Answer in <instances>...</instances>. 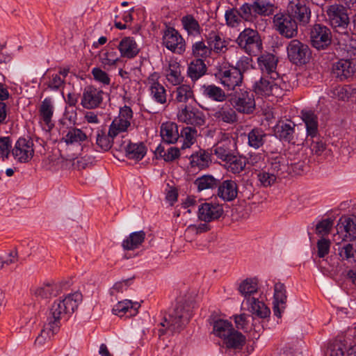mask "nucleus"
Masks as SVG:
<instances>
[{
  "mask_svg": "<svg viewBox=\"0 0 356 356\" xmlns=\"http://www.w3.org/2000/svg\"><path fill=\"white\" fill-rule=\"evenodd\" d=\"M273 27L280 35L290 39L298 35V23L289 11L280 12L273 15Z\"/></svg>",
  "mask_w": 356,
  "mask_h": 356,
  "instance_id": "4",
  "label": "nucleus"
},
{
  "mask_svg": "<svg viewBox=\"0 0 356 356\" xmlns=\"http://www.w3.org/2000/svg\"><path fill=\"white\" fill-rule=\"evenodd\" d=\"M236 151V145L234 139L225 138L218 142L212 148L213 153L220 160L227 161L233 157Z\"/></svg>",
  "mask_w": 356,
  "mask_h": 356,
  "instance_id": "19",
  "label": "nucleus"
},
{
  "mask_svg": "<svg viewBox=\"0 0 356 356\" xmlns=\"http://www.w3.org/2000/svg\"><path fill=\"white\" fill-rule=\"evenodd\" d=\"M286 289L283 284L276 283L274 286L273 312L274 314L281 318L282 314L286 307L287 296Z\"/></svg>",
  "mask_w": 356,
  "mask_h": 356,
  "instance_id": "21",
  "label": "nucleus"
},
{
  "mask_svg": "<svg viewBox=\"0 0 356 356\" xmlns=\"http://www.w3.org/2000/svg\"><path fill=\"white\" fill-rule=\"evenodd\" d=\"M223 339L228 348L241 349L245 342V336L234 329Z\"/></svg>",
  "mask_w": 356,
  "mask_h": 356,
  "instance_id": "45",
  "label": "nucleus"
},
{
  "mask_svg": "<svg viewBox=\"0 0 356 356\" xmlns=\"http://www.w3.org/2000/svg\"><path fill=\"white\" fill-rule=\"evenodd\" d=\"M175 95V101L178 103H186L190 99L193 98V91L188 85L183 84L174 90Z\"/></svg>",
  "mask_w": 356,
  "mask_h": 356,
  "instance_id": "53",
  "label": "nucleus"
},
{
  "mask_svg": "<svg viewBox=\"0 0 356 356\" xmlns=\"http://www.w3.org/2000/svg\"><path fill=\"white\" fill-rule=\"evenodd\" d=\"M54 111V102L51 98L46 97L39 107L40 119L47 127L48 131H51L54 126L52 122V117Z\"/></svg>",
  "mask_w": 356,
  "mask_h": 356,
  "instance_id": "27",
  "label": "nucleus"
},
{
  "mask_svg": "<svg viewBox=\"0 0 356 356\" xmlns=\"http://www.w3.org/2000/svg\"><path fill=\"white\" fill-rule=\"evenodd\" d=\"M216 122L220 124H234L238 121V115L234 108L229 105L219 107L213 114Z\"/></svg>",
  "mask_w": 356,
  "mask_h": 356,
  "instance_id": "23",
  "label": "nucleus"
},
{
  "mask_svg": "<svg viewBox=\"0 0 356 356\" xmlns=\"http://www.w3.org/2000/svg\"><path fill=\"white\" fill-rule=\"evenodd\" d=\"M151 97L157 104L163 105L167 102V92L162 84H156V86L149 88Z\"/></svg>",
  "mask_w": 356,
  "mask_h": 356,
  "instance_id": "54",
  "label": "nucleus"
},
{
  "mask_svg": "<svg viewBox=\"0 0 356 356\" xmlns=\"http://www.w3.org/2000/svg\"><path fill=\"white\" fill-rule=\"evenodd\" d=\"M233 157L226 161L227 168L232 173L238 174L245 168L246 158L236 155V152L233 154Z\"/></svg>",
  "mask_w": 356,
  "mask_h": 356,
  "instance_id": "51",
  "label": "nucleus"
},
{
  "mask_svg": "<svg viewBox=\"0 0 356 356\" xmlns=\"http://www.w3.org/2000/svg\"><path fill=\"white\" fill-rule=\"evenodd\" d=\"M301 118L305 124L307 134L312 138L318 133V123L317 115L312 111H302Z\"/></svg>",
  "mask_w": 356,
  "mask_h": 356,
  "instance_id": "31",
  "label": "nucleus"
},
{
  "mask_svg": "<svg viewBox=\"0 0 356 356\" xmlns=\"http://www.w3.org/2000/svg\"><path fill=\"white\" fill-rule=\"evenodd\" d=\"M61 291L58 283L49 282L42 284L33 291V296L38 300H47L58 296Z\"/></svg>",
  "mask_w": 356,
  "mask_h": 356,
  "instance_id": "24",
  "label": "nucleus"
},
{
  "mask_svg": "<svg viewBox=\"0 0 356 356\" xmlns=\"http://www.w3.org/2000/svg\"><path fill=\"white\" fill-rule=\"evenodd\" d=\"M88 136L81 129L76 127H70L63 140L67 145L81 144L86 141Z\"/></svg>",
  "mask_w": 356,
  "mask_h": 356,
  "instance_id": "42",
  "label": "nucleus"
},
{
  "mask_svg": "<svg viewBox=\"0 0 356 356\" xmlns=\"http://www.w3.org/2000/svg\"><path fill=\"white\" fill-rule=\"evenodd\" d=\"M64 83L63 78H61L60 75L56 74L52 75L51 79H50L47 83V86L52 90H58L64 86Z\"/></svg>",
  "mask_w": 356,
  "mask_h": 356,
  "instance_id": "63",
  "label": "nucleus"
},
{
  "mask_svg": "<svg viewBox=\"0 0 356 356\" xmlns=\"http://www.w3.org/2000/svg\"><path fill=\"white\" fill-rule=\"evenodd\" d=\"M146 234L144 231H138L131 233L122 243L124 250H134L140 247L144 242Z\"/></svg>",
  "mask_w": 356,
  "mask_h": 356,
  "instance_id": "36",
  "label": "nucleus"
},
{
  "mask_svg": "<svg viewBox=\"0 0 356 356\" xmlns=\"http://www.w3.org/2000/svg\"><path fill=\"white\" fill-rule=\"evenodd\" d=\"M165 76L167 80L174 86L179 85L184 79L181 74L180 65L175 60L169 62Z\"/></svg>",
  "mask_w": 356,
  "mask_h": 356,
  "instance_id": "39",
  "label": "nucleus"
},
{
  "mask_svg": "<svg viewBox=\"0 0 356 356\" xmlns=\"http://www.w3.org/2000/svg\"><path fill=\"white\" fill-rule=\"evenodd\" d=\"M310 40L313 47L318 50L327 49L332 42L330 29L321 24H315L310 31Z\"/></svg>",
  "mask_w": 356,
  "mask_h": 356,
  "instance_id": "11",
  "label": "nucleus"
},
{
  "mask_svg": "<svg viewBox=\"0 0 356 356\" xmlns=\"http://www.w3.org/2000/svg\"><path fill=\"white\" fill-rule=\"evenodd\" d=\"M238 193L237 184L234 181L225 180L218 186V195L224 200H234Z\"/></svg>",
  "mask_w": 356,
  "mask_h": 356,
  "instance_id": "29",
  "label": "nucleus"
},
{
  "mask_svg": "<svg viewBox=\"0 0 356 356\" xmlns=\"http://www.w3.org/2000/svg\"><path fill=\"white\" fill-rule=\"evenodd\" d=\"M257 177L260 183L265 187L271 186L277 179L268 170L259 172Z\"/></svg>",
  "mask_w": 356,
  "mask_h": 356,
  "instance_id": "59",
  "label": "nucleus"
},
{
  "mask_svg": "<svg viewBox=\"0 0 356 356\" xmlns=\"http://www.w3.org/2000/svg\"><path fill=\"white\" fill-rule=\"evenodd\" d=\"M12 154L19 162H29L34 154L33 142L25 138H19L12 150Z\"/></svg>",
  "mask_w": 356,
  "mask_h": 356,
  "instance_id": "18",
  "label": "nucleus"
},
{
  "mask_svg": "<svg viewBox=\"0 0 356 356\" xmlns=\"http://www.w3.org/2000/svg\"><path fill=\"white\" fill-rule=\"evenodd\" d=\"M206 39L211 48V52L213 51L216 53H224L227 50L226 41L222 39L220 34L216 31H211L206 35Z\"/></svg>",
  "mask_w": 356,
  "mask_h": 356,
  "instance_id": "33",
  "label": "nucleus"
},
{
  "mask_svg": "<svg viewBox=\"0 0 356 356\" xmlns=\"http://www.w3.org/2000/svg\"><path fill=\"white\" fill-rule=\"evenodd\" d=\"M82 301L81 293L75 292L58 299L51 305L47 317V328L54 334L60 327V321L67 318L78 307Z\"/></svg>",
  "mask_w": 356,
  "mask_h": 356,
  "instance_id": "1",
  "label": "nucleus"
},
{
  "mask_svg": "<svg viewBox=\"0 0 356 356\" xmlns=\"http://www.w3.org/2000/svg\"><path fill=\"white\" fill-rule=\"evenodd\" d=\"M99 58L102 65L108 66L115 65L119 60L118 53L114 47H111L106 51L102 53Z\"/></svg>",
  "mask_w": 356,
  "mask_h": 356,
  "instance_id": "57",
  "label": "nucleus"
},
{
  "mask_svg": "<svg viewBox=\"0 0 356 356\" xmlns=\"http://www.w3.org/2000/svg\"><path fill=\"white\" fill-rule=\"evenodd\" d=\"M247 137L248 145L258 149L266 142L268 134L261 128L254 127L247 134Z\"/></svg>",
  "mask_w": 356,
  "mask_h": 356,
  "instance_id": "32",
  "label": "nucleus"
},
{
  "mask_svg": "<svg viewBox=\"0 0 356 356\" xmlns=\"http://www.w3.org/2000/svg\"><path fill=\"white\" fill-rule=\"evenodd\" d=\"M211 229L207 222L200 223L198 225H190L187 227L184 232V237L186 241H192L194 236L207 232Z\"/></svg>",
  "mask_w": 356,
  "mask_h": 356,
  "instance_id": "48",
  "label": "nucleus"
},
{
  "mask_svg": "<svg viewBox=\"0 0 356 356\" xmlns=\"http://www.w3.org/2000/svg\"><path fill=\"white\" fill-rule=\"evenodd\" d=\"M11 148V143L9 137L0 138V154L3 157V160L8 158L10 150Z\"/></svg>",
  "mask_w": 356,
  "mask_h": 356,
  "instance_id": "61",
  "label": "nucleus"
},
{
  "mask_svg": "<svg viewBox=\"0 0 356 356\" xmlns=\"http://www.w3.org/2000/svg\"><path fill=\"white\" fill-rule=\"evenodd\" d=\"M202 95L216 102H223L226 99L225 92L222 88L215 85L203 86L202 88Z\"/></svg>",
  "mask_w": 356,
  "mask_h": 356,
  "instance_id": "44",
  "label": "nucleus"
},
{
  "mask_svg": "<svg viewBox=\"0 0 356 356\" xmlns=\"http://www.w3.org/2000/svg\"><path fill=\"white\" fill-rule=\"evenodd\" d=\"M219 184L220 180L210 175L199 177L194 181V184L197 186L198 191L215 189Z\"/></svg>",
  "mask_w": 356,
  "mask_h": 356,
  "instance_id": "43",
  "label": "nucleus"
},
{
  "mask_svg": "<svg viewBox=\"0 0 356 356\" xmlns=\"http://www.w3.org/2000/svg\"><path fill=\"white\" fill-rule=\"evenodd\" d=\"M355 67L353 63L348 59H341L333 64L332 73L340 80L351 77L355 73Z\"/></svg>",
  "mask_w": 356,
  "mask_h": 356,
  "instance_id": "25",
  "label": "nucleus"
},
{
  "mask_svg": "<svg viewBox=\"0 0 356 356\" xmlns=\"http://www.w3.org/2000/svg\"><path fill=\"white\" fill-rule=\"evenodd\" d=\"M207 70L204 60L195 58L189 63L187 74L192 81H197L206 74Z\"/></svg>",
  "mask_w": 356,
  "mask_h": 356,
  "instance_id": "35",
  "label": "nucleus"
},
{
  "mask_svg": "<svg viewBox=\"0 0 356 356\" xmlns=\"http://www.w3.org/2000/svg\"><path fill=\"white\" fill-rule=\"evenodd\" d=\"M92 74L96 81L103 83L104 85L110 84L111 79L108 74L103 71L102 69L99 67H95L92 70Z\"/></svg>",
  "mask_w": 356,
  "mask_h": 356,
  "instance_id": "60",
  "label": "nucleus"
},
{
  "mask_svg": "<svg viewBox=\"0 0 356 356\" xmlns=\"http://www.w3.org/2000/svg\"><path fill=\"white\" fill-rule=\"evenodd\" d=\"M229 102L234 108L239 113L251 114L255 109L254 95L247 90H240L229 95Z\"/></svg>",
  "mask_w": 356,
  "mask_h": 356,
  "instance_id": "9",
  "label": "nucleus"
},
{
  "mask_svg": "<svg viewBox=\"0 0 356 356\" xmlns=\"http://www.w3.org/2000/svg\"><path fill=\"white\" fill-rule=\"evenodd\" d=\"M132 118L133 112L129 106H124L121 108L118 117L113 120L109 127L110 136L116 137L119 134L127 131L131 126Z\"/></svg>",
  "mask_w": 356,
  "mask_h": 356,
  "instance_id": "12",
  "label": "nucleus"
},
{
  "mask_svg": "<svg viewBox=\"0 0 356 356\" xmlns=\"http://www.w3.org/2000/svg\"><path fill=\"white\" fill-rule=\"evenodd\" d=\"M181 23L188 35H197L202 32L199 22L193 15H186L182 17Z\"/></svg>",
  "mask_w": 356,
  "mask_h": 356,
  "instance_id": "41",
  "label": "nucleus"
},
{
  "mask_svg": "<svg viewBox=\"0 0 356 356\" xmlns=\"http://www.w3.org/2000/svg\"><path fill=\"white\" fill-rule=\"evenodd\" d=\"M339 255L343 259L356 261V241L346 244L340 250Z\"/></svg>",
  "mask_w": 356,
  "mask_h": 356,
  "instance_id": "58",
  "label": "nucleus"
},
{
  "mask_svg": "<svg viewBox=\"0 0 356 356\" xmlns=\"http://www.w3.org/2000/svg\"><path fill=\"white\" fill-rule=\"evenodd\" d=\"M243 4L239 7V8H232L228 10L225 13V19L227 24L231 27L238 26L242 20L246 22H251L243 16Z\"/></svg>",
  "mask_w": 356,
  "mask_h": 356,
  "instance_id": "40",
  "label": "nucleus"
},
{
  "mask_svg": "<svg viewBox=\"0 0 356 356\" xmlns=\"http://www.w3.org/2000/svg\"><path fill=\"white\" fill-rule=\"evenodd\" d=\"M258 290L257 282L255 279L248 278L243 280L238 286V291L245 298L250 296Z\"/></svg>",
  "mask_w": 356,
  "mask_h": 356,
  "instance_id": "55",
  "label": "nucleus"
},
{
  "mask_svg": "<svg viewBox=\"0 0 356 356\" xmlns=\"http://www.w3.org/2000/svg\"><path fill=\"white\" fill-rule=\"evenodd\" d=\"M103 91L92 86H86L83 92L81 106L86 109H94L99 106L103 101Z\"/></svg>",
  "mask_w": 356,
  "mask_h": 356,
  "instance_id": "17",
  "label": "nucleus"
},
{
  "mask_svg": "<svg viewBox=\"0 0 356 356\" xmlns=\"http://www.w3.org/2000/svg\"><path fill=\"white\" fill-rule=\"evenodd\" d=\"M197 135V131L195 128L191 127L183 128L179 134V137L184 140L181 149L183 151L191 147V146L195 143Z\"/></svg>",
  "mask_w": 356,
  "mask_h": 356,
  "instance_id": "49",
  "label": "nucleus"
},
{
  "mask_svg": "<svg viewBox=\"0 0 356 356\" xmlns=\"http://www.w3.org/2000/svg\"><path fill=\"white\" fill-rule=\"evenodd\" d=\"M140 307L138 302H133L129 300H124L117 303L113 308L112 312L115 315L120 317L129 313V316H135Z\"/></svg>",
  "mask_w": 356,
  "mask_h": 356,
  "instance_id": "30",
  "label": "nucleus"
},
{
  "mask_svg": "<svg viewBox=\"0 0 356 356\" xmlns=\"http://www.w3.org/2000/svg\"><path fill=\"white\" fill-rule=\"evenodd\" d=\"M276 7L269 0H254L252 3H243V16L253 22L257 16L268 17L275 13Z\"/></svg>",
  "mask_w": 356,
  "mask_h": 356,
  "instance_id": "7",
  "label": "nucleus"
},
{
  "mask_svg": "<svg viewBox=\"0 0 356 356\" xmlns=\"http://www.w3.org/2000/svg\"><path fill=\"white\" fill-rule=\"evenodd\" d=\"M297 23L300 25H307L311 18V10L302 1H298L296 3H291L288 10Z\"/></svg>",
  "mask_w": 356,
  "mask_h": 356,
  "instance_id": "20",
  "label": "nucleus"
},
{
  "mask_svg": "<svg viewBox=\"0 0 356 356\" xmlns=\"http://www.w3.org/2000/svg\"><path fill=\"white\" fill-rule=\"evenodd\" d=\"M287 165L284 163V159L282 157H275L271 159L270 165L268 170L275 177L279 179L284 177L285 172L287 171Z\"/></svg>",
  "mask_w": 356,
  "mask_h": 356,
  "instance_id": "50",
  "label": "nucleus"
},
{
  "mask_svg": "<svg viewBox=\"0 0 356 356\" xmlns=\"http://www.w3.org/2000/svg\"><path fill=\"white\" fill-rule=\"evenodd\" d=\"M190 159L191 166L197 167L200 169L208 167L211 162L210 154L202 149L192 154Z\"/></svg>",
  "mask_w": 356,
  "mask_h": 356,
  "instance_id": "46",
  "label": "nucleus"
},
{
  "mask_svg": "<svg viewBox=\"0 0 356 356\" xmlns=\"http://www.w3.org/2000/svg\"><path fill=\"white\" fill-rule=\"evenodd\" d=\"M216 76L220 83L228 90H234L236 86H240L243 81V75L234 67H221Z\"/></svg>",
  "mask_w": 356,
  "mask_h": 356,
  "instance_id": "14",
  "label": "nucleus"
},
{
  "mask_svg": "<svg viewBox=\"0 0 356 356\" xmlns=\"http://www.w3.org/2000/svg\"><path fill=\"white\" fill-rule=\"evenodd\" d=\"M295 124L292 122L289 123L279 122L274 127L275 136L281 140L294 143Z\"/></svg>",
  "mask_w": 356,
  "mask_h": 356,
  "instance_id": "26",
  "label": "nucleus"
},
{
  "mask_svg": "<svg viewBox=\"0 0 356 356\" xmlns=\"http://www.w3.org/2000/svg\"><path fill=\"white\" fill-rule=\"evenodd\" d=\"M191 317L190 306L179 301L168 317L165 316L163 321L159 323L162 327L158 330L159 337L161 338L168 331L172 334L180 332L188 323Z\"/></svg>",
  "mask_w": 356,
  "mask_h": 356,
  "instance_id": "2",
  "label": "nucleus"
},
{
  "mask_svg": "<svg viewBox=\"0 0 356 356\" xmlns=\"http://www.w3.org/2000/svg\"><path fill=\"white\" fill-rule=\"evenodd\" d=\"M277 59L271 54L262 55L258 58V64L264 74L271 75L277 67Z\"/></svg>",
  "mask_w": 356,
  "mask_h": 356,
  "instance_id": "37",
  "label": "nucleus"
},
{
  "mask_svg": "<svg viewBox=\"0 0 356 356\" xmlns=\"http://www.w3.org/2000/svg\"><path fill=\"white\" fill-rule=\"evenodd\" d=\"M254 91L259 95L279 96L282 91L286 89V84L277 72L271 75L264 74L259 81H256L253 86Z\"/></svg>",
  "mask_w": 356,
  "mask_h": 356,
  "instance_id": "3",
  "label": "nucleus"
},
{
  "mask_svg": "<svg viewBox=\"0 0 356 356\" xmlns=\"http://www.w3.org/2000/svg\"><path fill=\"white\" fill-rule=\"evenodd\" d=\"M161 136L164 142L168 144L176 143L179 138L178 126L176 123L167 122L161 127Z\"/></svg>",
  "mask_w": 356,
  "mask_h": 356,
  "instance_id": "34",
  "label": "nucleus"
},
{
  "mask_svg": "<svg viewBox=\"0 0 356 356\" xmlns=\"http://www.w3.org/2000/svg\"><path fill=\"white\" fill-rule=\"evenodd\" d=\"M232 324L227 320L218 319L213 323V332L220 338L227 337V334L233 330Z\"/></svg>",
  "mask_w": 356,
  "mask_h": 356,
  "instance_id": "52",
  "label": "nucleus"
},
{
  "mask_svg": "<svg viewBox=\"0 0 356 356\" xmlns=\"http://www.w3.org/2000/svg\"><path fill=\"white\" fill-rule=\"evenodd\" d=\"M192 54L196 58H206L211 54V48L204 41H198L193 44Z\"/></svg>",
  "mask_w": 356,
  "mask_h": 356,
  "instance_id": "56",
  "label": "nucleus"
},
{
  "mask_svg": "<svg viewBox=\"0 0 356 356\" xmlns=\"http://www.w3.org/2000/svg\"><path fill=\"white\" fill-rule=\"evenodd\" d=\"M249 311L253 314L261 318L269 316L270 311L264 302L259 301L255 298H249Z\"/></svg>",
  "mask_w": 356,
  "mask_h": 356,
  "instance_id": "38",
  "label": "nucleus"
},
{
  "mask_svg": "<svg viewBox=\"0 0 356 356\" xmlns=\"http://www.w3.org/2000/svg\"><path fill=\"white\" fill-rule=\"evenodd\" d=\"M177 118L179 122L193 127H202L206 123L204 113L197 108L190 109L185 106L177 113Z\"/></svg>",
  "mask_w": 356,
  "mask_h": 356,
  "instance_id": "15",
  "label": "nucleus"
},
{
  "mask_svg": "<svg viewBox=\"0 0 356 356\" xmlns=\"http://www.w3.org/2000/svg\"><path fill=\"white\" fill-rule=\"evenodd\" d=\"M286 51L289 60L296 65L307 63L312 56L309 46L296 39L289 42L286 47Z\"/></svg>",
  "mask_w": 356,
  "mask_h": 356,
  "instance_id": "8",
  "label": "nucleus"
},
{
  "mask_svg": "<svg viewBox=\"0 0 356 356\" xmlns=\"http://www.w3.org/2000/svg\"><path fill=\"white\" fill-rule=\"evenodd\" d=\"M330 24L337 32L346 33L350 24L348 9L341 4L330 5L325 10Z\"/></svg>",
  "mask_w": 356,
  "mask_h": 356,
  "instance_id": "6",
  "label": "nucleus"
},
{
  "mask_svg": "<svg viewBox=\"0 0 356 356\" xmlns=\"http://www.w3.org/2000/svg\"><path fill=\"white\" fill-rule=\"evenodd\" d=\"M115 138L110 136L108 134L106 135L104 130L99 129L97 132L96 145L102 151H108L112 147L113 144L118 145V143H120V141L114 142Z\"/></svg>",
  "mask_w": 356,
  "mask_h": 356,
  "instance_id": "47",
  "label": "nucleus"
},
{
  "mask_svg": "<svg viewBox=\"0 0 356 356\" xmlns=\"http://www.w3.org/2000/svg\"><path fill=\"white\" fill-rule=\"evenodd\" d=\"M121 57L133 58L139 53V48L135 40L131 37H124L118 45Z\"/></svg>",
  "mask_w": 356,
  "mask_h": 356,
  "instance_id": "28",
  "label": "nucleus"
},
{
  "mask_svg": "<svg viewBox=\"0 0 356 356\" xmlns=\"http://www.w3.org/2000/svg\"><path fill=\"white\" fill-rule=\"evenodd\" d=\"M116 149L119 151H124L128 159L138 161L141 160L145 156L147 151L143 143H131L129 140H121Z\"/></svg>",
  "mask_w": 356,
  "mask_h": 356,
  "instance_id": "16",
  "label": "nucleus"
},
{
  "mask_svg": "<svg viewBox=\"0 0 356 356\" xmlns=\"http://www.w3.org/2000/svg\"><path fill=\"white\" fill-rule=\"evenodd\" d=\"M333 225L331 219L327 218L320 221L316 227V232L319 234H327Z\"/></svg>",
  "mask_w": 356,
  "mask_h": 356,
  "instance_id": "64",
  "label": "nucleus"
},
{
  "mask_svg": "<svg viewBox=\"0 0 356 356\" xmlns=\"http://www.w3.org/2000/svg\"><path fill=\"white\" fill-rule=\"evenodd\" d=\"M223 213V209L221 205L204 203L199 208V218L204 222H211L218 219Z\"/></svg>",
  "mask_w": 356,
  "mask_h": 356,
  "instance_id": "22",
  "label": "nucleus"
},
{
  "mask_svg": "<svg viewBox=\"0 0 356 356\" xmlns=\"http://www.w3.org/2000/svg\"><path fill=\"white\" fill-rule=\"evenodd\" d=\"M336 229L335 241L341 239V241H343L356 239V216L341 217L336 225Z\"/></svg>",
  "mask_w": 356,
  "mask_h": 356,
  "instance_id": "10",
  "label": "nucleus"
},
{
  "mask_svg": "<svg viewBox=\"0 0 356 356\" xmlns=\"http://www.w3.org/2000/svg\"><path fill=\"white\" fill-rule=\"evenodd\" d=\"M236 42L249 55L257 56L261 51L262 41L257 30L245 29L239 33Z\"/></svg>",
  "mask_w": 356,
  "mask_h": 356,
  "instance_id": "5",
  "label": "nucleus"
},
{
  "mask_svg": "<svg viewBox=\"0 0 356 356\" xmlns=\"http://www.w3.org/2000/svg\"><path fill=\"white\" fill-rule=\"evenodd\" d=\"M330 241L325 238H321L317 242L318 256L320 258L324 257L329 253Z\"/></svg>",
  "mask_w": 356,
  "mask_h": 356,
  "instance_id": "62",
  "label": "nucleus"
},
{
  "mask_svg": "<svg viewBox=\"0 0 356 356\" xmlns=\"http://www.w3.org/2000/svg\"><path fill=\"white\" fill-rule=\"evenodd\" d=\"M162 40L163 44L174 53L181 54L185 51V41L174 28L170 27L165 31Z\"/></svg>",
  "mask_w": 356,
  "mask_h": 356,
  "instance_id": "13",
  "label": "nucleus"
}]
</instances>
